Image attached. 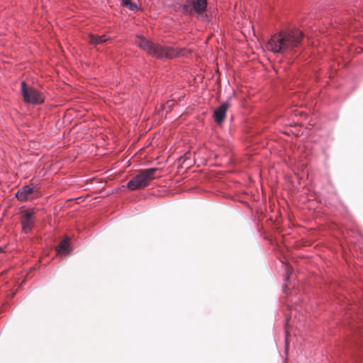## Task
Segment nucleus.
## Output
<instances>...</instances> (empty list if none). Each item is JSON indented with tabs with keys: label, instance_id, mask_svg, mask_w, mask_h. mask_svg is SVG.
<instances>
[{
	"label": "nucleus",
	"instance_id": "5",
	"mask_svg": "<svg viewBox=\"0 0 363 363\" xmlns=\"http://www.w3.org/2000/svg\"><path fill=\"white\" fill-rule=\"evenodd\" d=\"M21 91L26 102L30 104H42L44 97L38 90L33 87L27 86L26 82H21Z\"/></svg>",
	"mask_w": 363,
	"mask_h": 363
},
{
	"label": "nucleus",
	"instance_id": "11",
	"mask_svg": "<svg viewBox=\"0 0 363 363\" xmlns=\"http://www.w3.org/2000/svg\"><path fill=\"white\" fill-rule=\"evenodd\" d=\"M136 1H139V0H122V4L131 11H136L140 9V6L138 5Z\"/></svg>",
	"mask_w": 363,
	"mask_h": 363
},
{
	"label": "nucleus",
	"instance_id": "4",
	"mask_svg": "<svg viewBox=\"0 0 363 363\" xmlns=\"http://www.w3.org/2000/svg\"><path fill=\"white\" fill-rule=\"evenodd\" d=\"M157 168L141 169L127 184V187L131 190L144 189L155 178Z\"/></svg>",
	"mask_w": 363,
	"mask_h": 363
},
{
	"label": "nucleus",
	"instance_id": "6",
	"mask_svg": "<svg viewBox=\"0 0 363 363\" xmlns=\"http://www.w3.org/2000/svg\"><path fill=\"white\" fill-rule=\"evenodd\" d=\"M35 211L32 209H26L21 213V223L22 230L25 233H28L31 231L35 222Z\"/></svg>",
	"mask_w": 363,
	"mask_h": 363
},
{
	"label": "nucleus",
	"instance_id": "7",
	"mask_svg": "<svg viewBox=\"0 0 363 363\" xmlns=\"http://www.w3.org/2000/svg\"><path fill=\"white\" fill-rule=\"evenodd\" d=\"M38 196L39 192L38 189L30 185L23 186L16 194V198L21 201L32 200Z\"/></svg>",
	"mask_w": 363,
	"mask_h": 363
},
{
	"label": "nucleus",
	"instance_id": "12",
	"mask_svg": "<svg viewBox=\"0 0 363 363\" xmlns=\"http://www.w3.org/2000/svg\"><path fill=\"white\" fill-rule=\"evenodd\" d=\"M286 274H287V276H286V279H289V273H290V272H289V267H288V266H286Z\"/></svg>",
	"mask_w": 363,
	"mask_h": 363
},
{
	"label": "nucleus",
	"instance_id": "2",
	"mask_svg": "<svg viewBox=\"0 0 363 363\" xmlns=\"http://www.w3.org/2000/svg\"><path fill=\"white\" fill-rule=\"evenodd\" d=\"M135 43L143 50L157 58H173L179 56L182 50L155 43L141 35L136 36Z\"/></svg>",
	"mask_w": 363,
	"mask_h": 363
},
{
	"label": "nucleus",
	"instance_id": "10",
	"mask_svg": "<svg viewBox=\"0 0 363 363\" xmlns=\"http://www.w3.org/2000/svg\"><path fill=\"white\" fill-rule=\"evenodd\" d=\"M69 239L68 238L63 240L57 246H56V251L60 255H67L70 251Z\"/></svg>",
	"mask_w": 363,
	"mask_h": 363
},
{
	"label": "nucleus",
	"instance_id": "8",
	"mask_svg": "<svg viewBox=\"0 0 363 363\" xmlns=\"http://www.w3.org/2000/svg\"><path fill=\"white\" fill-rule=\"evenodd\" d=\"M229 106L230 104L228 102H224L214 111L213 118L217 123H221L224 121Z\"/></svg>",
	"mask_w": 363,
	"mask_h": 363
},
{
	"label": "nucleus",
	"instance_id": "13",
	"mask_svg": "<svg viewBox=\"0 0 363 363\" xmlns=\"http://www.w3.org/2000/svg\"><path fill=\"white\" fill-rule=\"evenodd\" d=\"M0 251H2V249H1V248H0Z\"/></svg>",
	"mask_w": 363,
	"mask_h": 363
},
{
	"label": "nucleus",
	"instance_id": "1",
	"mask_svg": "<svg viewBox=\"0 0 363 363\" xmlns=\"http://www.w3.org/2000/svg\"><path fill=\"white\" fill-rule=\"evenodd\" d=\"M303 37V33L298 29L281 31L271 37L267 48L274 53L291 52L300 45Z\"/></svg>",
	"mask_w": 363,
	"mask_h": 363
},
{
	"label": "nucleus",
	"instance_id": "9",
	"mask_svg": "<svg viewBox=\"0 0 363 363\" xmlns=\"http://www.w3.org/2000/svg\"><path fill=\"white\" fill-rule=\"evenodd\" d=\"M108 39L106 35H95L91 34L88 35L87 41L89 45L96 47L99 44L106 43Z\"/></svg>",
	"mask_w": 363,
	"mask_h": 363
},
{
	"label": "nucleus",
	"instance_id": "3",
	"mask_svg": "<svg viewBox=\"0 0 363 363\" xmlns=\"http://www.w3.org/2000/svg\"><path fill=\"white\" fill-rule=\"evenodd\" d=\"M179 9L182 13L195 16L201 21H206L208 18L206 0H186L179 6Z\"/></svg>",
	"mask_w": 363,
	"mask_h": 363
}]
</instances>
